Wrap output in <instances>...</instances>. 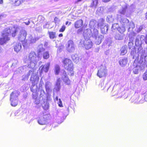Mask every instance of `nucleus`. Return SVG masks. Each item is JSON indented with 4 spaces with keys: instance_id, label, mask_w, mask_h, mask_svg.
Wrapping results in <instances>:
<instances>
[{
    "instance_id": "obj_1",
    "label": "nucleus",
    "mask_w": 147,
    "mask_h": 147,
    "mask_svg": "<svg viewBox=\"0 0 147 147\" xmlns=\"http://www.w3.org/2000/svg\"><path fill=\"white\" fill-rule=\"evenodd\" d=\"M18 31V29L15 27L11 28L7 27L5 28L1 32V36L2 37L0 38V45H2L6 44L10 40L9 36L11 33L12 36L14 37Z\"/></svg>"
},
{
    "instance_id": "obj_2",
    "label": "nucleus",
    "mask_w": 147,
    "mask_h": 147,
    "mask_svg": "<svg viewBox=\"0 0 147 147\" xmlns=\"http://www.w3.org/2000/svg\"><path fill=\"white\" fill-rule=\"evenodd\" d=\"M64 68L67 71L70 76L74 75V65L71 60L68 58H64L62 61Z\"/></svg>"
},
{
    "instance_id": "obj_3",
    "label": "nucleus",
    "mask_w": 147,
    "mask_h": 147,
    "mask_svg": "<svg viewBox=\"0 0 147 147\" xmlns=\"http://www.w3.org/2000/svg\"><path fill=\"white\" fill-rule=\"evenodd\" d=\"M74 25L76 29L79 28L77 31L78 33L82 32L83 31L84 22L82 19H79L76 21L75 22Z\"/></svg>"
},
{
    "instance_id": "obj_4",
    "label": "nucleus",
    "mask_w": 147,
    "mask_h": 147,
    "mask_svg": "<svg viewBox=\"0 0 147 147\" xmlns=\"http://www.w3.org/2000/svg\"><path fill=\"white\" fill-rule=\"evenodd\" d=\"M18 97L14 92H11L10 95L11 104L12 106L16 107L18 104Z\"/></svg>"
},
{
    "instance_id": "obj_5",
    "label": "nucleus",
    "mask_w": 147,
    "mask_h": 147,
    "mask_svg": "<svg viewBox=\"0 0 147 147\" xmlns=\"http://www.w3.org/2000/svg\"><path fill=\"white\" fill-rule=\"evenodd\" d=\"M66 48L67 51L69 53H72L74 51L75 45L72 40H70L68 41L67 46Z\"/></svg>"
},
{
    "instance_id": "obj_6",
    "label": "nucleus",
    "mask_w": 147,
    "mask_h": 147,
    "mask_svg": "<svg viewBox=\"0 0 147 147\" xmlns=\"http://www.w3.org/2000/svg\"><path fill=\"white\" fill-rule=\"evenodd\" d=\"M117 30L121 34L119 35L117 34L115 36V38L117 40H121L123 38V35L122 34L125 31V26H122V27H119L117 28Z\"/></svg>"
},
{
    "instance_id": "obj_7",
    "label": "nucleus",
    "mask_w": 147,
    "mask_h": 147,
    "mask_svg": "<svg viewBox=\"0 0 147 147\" xmlns=\"http://www.w3.org/2000/svg\"><path fill=\"white\" fill-rule=\"evenodd\" d=\"M49 119L48 115H44L42 117H40L37 121L40 125H46L47 123V120Z\"/></svg>"
},
{
    "instance_id": "obj_8",
    "label": "nucleus",
    "mask_w": 147,
    "mask_h": 147,
    "mask_svg": "<svg viewBox=\"0 0 147 147\" xmlns=\"http://www.w3.org/2000/svg\"><path fill=\"white\" fill-rule=\"evenodd\" d=\"M45 49L44 48H40L38 51L37 53L39 55L41 53H43V56L45 59H48L49 57V53L48 51H45Z\"/></svg>"
},
{
    "instance_id": "obj_9",
    "label": "nucleus",
    "mask_w": 147,
    "mask_h": 147,
    "mask_svg": "<svg viewBox=\"0 0 147 147\" xmlns=\"http://www.w3.org/2000/svg\"><path fill=\"white\" fill-rule=\"evenodd\" d=\"M37 55L36 53L33 51H31L28 55V60L30 62H34L36 61Z\"/></svg>"
},
{
    "instance_id": "obj_10",
    "label": "nucleus",
    "mask_w": 147,
    "mask_h": 147,
    "mask_svg": "<svg viewBox=\"0 0 147 147\" xmlns=\"http://www.w3.org/2000/svg\"><path fill=\"white\" fill-rule=\"evenodd\" d=\"M84 47L86 50L90 49L92 46V43L89 39L85 40L83 42Z\"/></svg>"
},
{
    "instance_id": "obj_11",
    "label": "nucleus",
    "mask_w": 147,
    "mask_h": 147,
    "mask_svg": "<svg viewBox=\"0 0 147 147\" xmlns=\"http://www.w3.org/2000/svg\"><path fill=\"white\" fill-rule=\"evenodd\" d=\"M39 79V76L36 75H32L30 79L33 86H34L36 84H37L38 82Z\"/></svg>"
},
{
    "instance_id": "obj_12",
    "label": "nucleus",
    "mask_w": 147,
    "mask_h": 147,
    "mask_svg": "<svg viewBox=\"0 0 147 147\" xmlns=\"http://www.w3.org/2000/svg\"><path fill=\"white\" fill-rule=\"evenodd\" d=\"M107 70L105 69H100L98 70L97 75L100 78L105 77L107 74Z\"/></svg>"
},
{
    "instance_id": "obj_13",
    "label": "nucleus",
    "mask_w": 147,
    "mask_h": 147,
    "mask_svg": "<svg viewBox=\"0 0 147 147\" xmlns=\"http://www.w3.org/2000/svg\"><path fill=\"white\" fill-rule=\"evenodd\" d=\"M27 35V33L25 31H22L20 32V34L18 36V40L20 42L24 41Z\"/></svg>"
},
{
    "instance_id": "obj_14",
    "label": "nucleus",
    "mask_w": 147,
    "mask_h": 147,
    "mask_svg": "<svg viewBox=\"0 0 147 147\" xmlns=\"http://www.w3.org/2000/svg\"><path fill=\"white\" fill-rule=\"evenodd\" d=\"M50 66V64L48 63L45 65H42L40 67H41L40 71V74H42L43 72L47 73L48 72Z\"/></svg>"
},
{
    "instance_id": "obj_15",
    "label": "nucleus",
    "mask_w": 147,
    "mask_h": 147,
    "mask_svg": "<svg viewBox=\"0 0 147 147\" xmlns=\"http://www.w3.org/2000/svg\"><path fill=\"white\" fill-rule=\"evenodd\" d=\"M63 74L65 76V78L62 79L63 81L66 84L70 85L71 83V81L67 76V73L65 71H63Z\"/></svg>"
},
{
    "instance_id": "obj_16",
    "label": "nucleus",
    "mask_w": 147,
    "mask_h": 147,
    "mask_svg": "<svg viewBox=\"0 0 147 147\" xmlns=\"http://www.w3.org/2000/svg\"><path fill=\"white\" fill-rule=\"evenodd\" d=\"M24 1V0H11V2L12 5L17 6L22 4Z\"/></svg>"
},
{
    "instance_id": "obj_17",
    "label": "nucleus",
    "mask_w": 147,
    "mask_h": 147,
    "mask_svg": "<svg viewBox=\"0 0 147 147\" xmlns=\"http://www.w3.org/2000/svg\"><path fill=\"white\" fill-rule=\"evenodd\" d=\"M120 22L123 26H125L128 24L129 20L126 18H122L121 19Z\"/></svg>"
},
{
    "instance_id": "obj_18",
    "label": "nucleus",
    "mask_w": 147,
    "mask_h": 147,
    "mask_svg": "<svg viewBox=\"0 0 147 147\" xmlns=\"http://www.w3.org/2000/svg\"><path fill=\"white\" fill-rule=\"evenodd\" d=\"M98 4V0H92L90 7L92 8H96Z\"/></svg>"
},
{
    "instance_id": "obj_19",
    "label": "nucleus",
    "mask_w": 147,
    "mask_h": 147,
    "mask_svg": "<svg viewBox=\"0 0 147 147\" xmlns=\"http://www.w3.org/2000/svg\"><path fill=\"white\" fill-rule=\"evenodd\" d=\"M104 38V36L101 35L96 36V42L97 45L100 44Z\"/></svg>"
},
{
    "instance_id": "obj_20",
    "label": "nucleus",
    "mask_w": 147,
    "mask_h": 147,
    "mask_svg": "<svg viewBox=\"0 0 147 147\" xmlns=\"http://www.w3.org/2000/svg\"><path fill=\"white\" fill-rule=\"evenodd\" d=\"M14 49L15 51L18 53L22 49L21 44L20 43H17L14 46Z\"/></svg>"
},
{
    "instance_id": "obj_21",
    "label": "nucleus",
    "mask_w": 147,
    "mask_h": 147,
    "mask_svg": "<svg viewBox=\"0 0 147 147\" xmlns=\"http://www.w3.org/2000/svg\"><path fill=\"white\" fill-rule=\"evenodd\" d=\"M48 33L50 39H53L56 38V32L53 31H48Z\"/></svg>"
},
{
    "instance_id": "obj_22",
    "label": "nucleus",
    "mask_w": 147,
    "mask_h": 147,
    "mask_svg": "<svg viewBox=\"0 0 147 147\" xmlns=\"http://www.w3.org/2000/svg\"><path fill=\"white\" fill-rule=\"evenodd\" d=\"M60 71V68L59 65H55L54 68V72L56 75H58Z\"/></svg>"
},
{
    "instance_id": "obj_23",
    "label": "nucleus",
    "mask_w": 147,
    "mask_h": 147,
    "mask_svg": "<svg viewBox=\"0 0 147 147\" xmlns=\"http://www.w3.org/2000/svg\"><path fill=\"white\" fill-rule=\"evenodd\" d=\"M127 8V6H125L124 7H123L121 10L119 11V13L121 15H125V14Z\"/></svg>"
},
{
    "instance_id": "obj_24",
    "label": "nucleus",
    "mask_w": 147,
    "mask_h": 147,
    "mask_svg": "<svg viewBox=\"0 0 147 147\" xmlns=\"http://www.w3.org/2000/svg\"><path fill=\"white\" fill-rule=\"evenodd\" d=\"M108 30V26L107 25L105 26L101 29V31L102 34H106Z\"/></svg>"
},
{
    "instance_id": "obj_25",
    "label": "nucleus",
    "mask_w": 147,
    "mask_h": 147,
    "mask_svg": "<svg viewBox=\"0 0 147 147\" xmlns=\"http://www.w3.org/2000/svg\"><path fill=\"white\" fill-rule=\"evenodd\" d=\"M120 65L122 66H124L126 65L127 63V59H123L120 60L119 61Z\"/></svg>"
},
{
    "instance_id": "obj_26",
    "label": "nucleus",
    "mask_w": 147,
    "mask_h": 147,
    "mask_svg": "<svg viewBox=\"0 0 147 147\" xmlns=\"http://www.w3.org/2000/svg\"><path fill=\"white\" fill-rule=\"evenodd\" d=\"M127 52V50L124 47L122 48V50L121 51L120 55H125Z\"/></svg>"
},
{
    "instance_id": "obj_27",
    "label": "nucleus",
    "mask_w": 147,
    "mask_h": 147,
    "mask_svg": "<svg viewBox=\"0 0 147 147\" xmlns=\"http://www.w3.org/2000/svg\"><path fill=\"white\" fill-rule=\"evenodd\" d=\"M66 28V27L64 25H63L61 28L59 30V31L60 32H63L64 31Z\"/></svg>"
},
{
    "instance_id": "obj_28",
    "label": "nucleus",
    "mask_w": 147,
    "mask_h": 147,
    "mask_svg": "<svg viewBox=\"0 0 147 147\" xmlns=\"http://www.w3.org/2000/svg\"><path fill=\"white\" fill-rule=\"evenodd\" d=\"M143 78L144 80H147V71H146L143 75Z\"/></svg>"
},
{
    "instance_id": "obj_29",
    "label": "nucleus",
    "mask_w": 147,
    "mask_h": 147,
    "mask_svg": "<svg viewBox=\"0 0 147 147\" xmlns=\"http://www.w3.org/2000/svg\"><path fill=\"white\" fill-rule=\"evenodd\" d=\"M58 104L59 106L60 107H63L62 102L60 99H59V102L58 103Z\"/></svg>"
},
{
    "instance_id": "obj_30",
    "label": "nucleus",
    "mask_w": 147,
    "mask_h": 147,
    "mask_svg": "<svg viewBox=\"0 0 147 147\" xmlns=\"http://www.w3.org/2000/svg\"><path fill=\"white\" fill-rule=\"evenodd\" d=\"M61 80L60 78H58L56 84L58 86H59L60 84V83L61 82Z\"/></svg>"
},
{
    "instance_id": "obj_31",
    "label": "nucleus",
    "mask_w": 147,
    "mask_h": 147,
    "mask_svg": "<svg viewBox=\"0 0 147 147\" xmlns=\"http://www.w3.org/2000/svg\"><path fill=\"white\" fill-rule=\"evenodd\" d=\"M93 32L94 34H96L98 33V31L97 29L94 28L93 29Z\"/></svg>"
},
{
    "instance_id": "obj_32",
    "label": "nucleus",
    "mask_w": 147,
    "mask_h": 147,
    "mask_svg": "<svg viewBox=\"0 0 147 147\" xmlns=\"http://www.w3.org/2000/svg\"><path fill=\"white\" fill-rule=\"evenodd\" d=\"M133 72L135 74H137L138 73V69H135L134 71H133Z\"/></svg>"
},
{
    "instance_id": "obj_33",
    "label": "nucleus",
    "mask_w": 147,
    "mask_h": 147,
    "mask_svg": "<svg viewBox=\"0 0 147 147\" xmlns=\"http://www.w3.org/2000/svg\"><path fill=\"white\" fill-rule=\"evenodd\" d=\"M58 19V18L56 17H55L54 19V22H55V23H56L57 22V20Z\"/></svg>"
},
{
    "instance_id": "obj_34",
    "label": "nucleus",
    "mask_w": 147,
    "mask_h": 147,
    "mask_svg": "<svg viewBox=\"0 0 147 147\" xmlns=\"http://www.w3.org/2000/svg\"><path fill=\"white\" fill-rule=\"evenodd\" d=\"M111 0H102V1L104 3H107L109 2Z\"/></svg>"
},
{
    "instance_id": "obj_35",
    "label": "nucleus",
    "mask_w": 147,
    "mask_h": 147,
    "mask_svg": "<svg viewBox=\"0 0 147 147\" xmlns=\"http://www.w3.org/2000/svg\"><path fill=\"white\" fill-rule=\"evenodd\" d=\"M58 36L59 37H62L63 36V34L62 33L60 34H59Z\"/></svg>"
},
{
    "instance_id": "obj_36",
    "label": "nucleus",
    "mask_w": 147,
    "mask_h": 147,
    "mask_svg": "<svg viewBox=\"0 0 147 147\" xmlns=\"http://www.w3.org/2000/svg\"><path fill=\"white\" fill-rule=\"evenodd\" d=\"M145 42V43L146 44H147V37L145 38V40H144Z\"/></svg>"
},
{
    "instance_id": "obj_37",
    "label": "nucleus",
    "mask_w": 147,
    "mask_h": 147,
    "mask_svg": "<svg viewBox=\"0 0 147 147\" xmlns=\"http://www.w3.org/2000/svg\"><path fill=\"white\" fill-rule=\"evenodd\" d=\"M100 20H101V21L103 23L104 21V20L102 19V18H101L100 19Z\"/></svg>"
},
{
    "instance_id": "obj_38",
    "label": "nucleus",
    "mask_w": 147,
    "mask_h": 147,
    "mask_svg": "<svg viewBox=\"0 0 147 147\" xmlns=\"http://www.w3.org/2000/svg\"><path fill=\"white\" fill-rule=\"evenodd\" d=\"M3 3V0H0V4H2Z\"/></svg>"
},
{
    "instance_id": "obj_39",
    "label": "nucleus",
    "mask_w": 147,
    "mask_h": 147,
    "mask_svg": "<svg viewBox=\"0 0 147 147\" xmlns=\"http://www.w3.org/2000/svg\"><path fill=\"white\" fill-rule=\"evenodd\" d=\"M102 24H100L99 23H98L97 24L98 27L100 26H102Z\"/></svg>"
},
{
    "instance_id": "obj_40",
    "label": "nucleus",
    "mask_w": 147,
    "mask_h": 147,
    "mask_svg": "<svg viewBox=\"0 0 147 147\" xmlns=\"http://www.w3.org/2000/svg\"><path fill=\"white\" fill-rule=\"evenodd\" d=\"M145 17L146 19H147V13H145Z\"/></svg>"
},
{
    "instance_id": "obj_41",
    "label": "nucleus",
    "mask_w": 147,
    "mask_h": 147,
    "mask_svg": "<svg viewBox=\"0 0 147 147\" xmlns=\"http://www.w3.org/2000/svg\"><path fill=\"white\" fill-rule=\"evenodd\" d=\"M145 98L146 100L147 101V94L145 95Z\"/></svg>"
},
{
    "instance_id": "obj_42",
    "label": "nucleus",
    "mask_w": 147,
    "mask_h": 147,
    "mask_svg": "<svg viewBox=\"0 0 147 147\" xmlns=\"http://www.w3.org/2000/svg\"><path fill=\"white\" fill-rule=\"evenodd\" d=\"M1 52V47L0 46V53Z\"/></svg>"
},
{
    "instance_id": "obj_43",
    "label": "nucleus",
    "mask_w": 147,
    "mask_h": 147,
    "mask_svg": "<svg viewBox=\"0 0 147 147\" xmlns=\"http://www.w3.org/2000/svg\"><path fill=\"white\" fill-rule=\"evenodd\" d=\"M68 23L69 22L68 21L66 22H65L66 25H67L68 24Z\"/></svg>"
},
{
    "instance_id": "obj_44",
    "label": "nucleus",
    "mask_w": 147,
    "mask_h": 147,
    "mask_svg": "<svg viewBox=\"0 0 147 147\" xmlns=\"http://www.w3.org/2000/svg\"><path fill=\"white\" fill-rule=\"evenodd\" d=\"M71 24V22H69V25H70Z\"/></svg>"
},
{
    "instance_id": "obj_45",
    "label": "nucleus",
    "mask_w": 147,
    "mask_h": 147,
    "mask_svg": "<svg viewBox=\"0 0 147 147\" xmlns=\"http://www.w3.org/2000/svg\"><path fill=\"white\" fill-rule=\"evenodd\" d=\"M30 23V22H28V24H27V25H28Z\"/></svg>"
},
{
    "instance_id": "obj_46",
    "label": "nucleus",
    "mask_w": 147,
    "mask_h": 147,
    "mask_svg": "<svg viewBox=\"0 0 147 147\" xmlns=\"http://www.w3.org/2000/svg\"><path fill=\"white\" fill-rule=\"evenodd\" d=\"M46 91H47V87H46Z\"/></svg>"
},
{
    "instance_id": "obj_47",
    "label": "nucleus",
    "mask_w": 147,
    "mask_h": 147,
    "mask_svg": "<svg viewBox=\"0 0 147 147\" xmlns=\"http://www.w3.org/2000/svg\"><path fill=\"white\" fill-rule=\"evenodd\" d=\"M129 49H130L131 48V47H129Z\"/></svg>"
},
{
    "instance_id": "obj_48",
    "label": "nucleus",
    "mask_w": 147,
    "mask_h": 147,
    "mask_svg": "<svg viewBox=\"0 0 147 147\" xmlns=\"http://www.w3.org/2000/svg\"><path fill=\"white\" fill-rule=\"evenodd\" d=\"M1 16H0V19H1Z\"/></svg>"
}]
</instances>
